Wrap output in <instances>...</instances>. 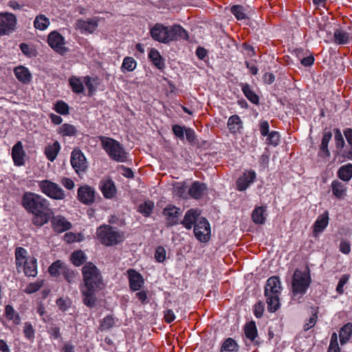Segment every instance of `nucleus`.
I'll list each match as a JSON object with an SVG mask.
<instances>
[{
  "mask_svg": "<svg viewBox=\"0 0 352 352\" xmlns=\"http://www.w3.org/2000/svg\"><path fill=\"white\" fill-rule=\"evenodd\" d=\"M82 283L80 291L83 303L94 307L97 302L96 294L104 288L102 276L98 267L92 263H87L82 268Z\"/></svg>",
  "mask_w": 352,
  "mask_h": 352,
  "instance_id": "nucleus-1",
  "label": "nucleus"
},
{
  "mask_svg": "<svg viewBox=\"0 0 352 352\" xmlns=\"http://www.w3.org/2000/svg\"><path fill=\"white\" fill-rule=\"evenodd\" d=\"M21 204L28 212L34 215L32 223L37 227L46 224L54 215L50 201L38 194L32 192H24Z\"/></svg>",
  "mask_w": 352,
  "mask_h": 352,
  "instance_id": "nucleus-2",
  "label": "nucleus"
},
{
  "mask_svg": "<svg viewBox=\"0 0 352 352\" xmlns=\"http://www.w3.org/2000/svg\"><path fill=\"white\" fill-rule=\"evenodd\" d=\"M151 36L156 41L162 43H169L179 39H187L186 31L179 25L165 26L162 23H156L150 30Z\"/></svg>",
  "mask_w": 352,
  "mask_h": 352,
  "instance_id": "nucleus-3",
  "label": "nucleus"
},
{
  "mask_svg": "<svg viewBox=\"0 0 352 352\" xmlns=\"http://www.w3.org/2000/svg\"><path fill=\"white\" fill-rule=\"evenodd\" d=\"M281 289V282L278 277L272 276L267 279L265 287V296L269 311L275 312L279 308Z\"/></svg>",
  "mask_w": 352,
  "mask_h": 352,
  "instance_id": "nucleus-4",
  "label": "nucleus"
},
{
  "mask_svg": "<svg viewBox=\"0 0 352 352\" xmlns=\"http://www.w3.org/2000/svg\"><path fill=\"white\" fill-rule=\"evenodd\" d=\"M311 283V276L308 271L296 270L292 281V300L299 302L306 294Z\"/></svg>",
  "mask_w": 352,
  "mask_h": 352,
  "instance_id": "nucleus-5",
  "label": "nucleus"
},
{
  "mask_svg": "<svg viewBox=\"0 0 352 352\" xmlns=\"http://www.w3.org/2000/svg\"><path fill=\"white\" fill-rule=\"evenodd\" d=\"M98 239L106 246H113L122 242L124 239L123 232H120L109 225H102L96 230Z\"/></svg>",
  "mask_w": 352,
  "mask_h": 352,
  "instance_id": "nucleus-6",
  "label": "nucleus"
},
{
  "mask_svg": "<svg viewBox=\"0 0 352 352\" xmlns=\"http://www.w3.org/2000/svg\"><path fill=\"white\" fill-rule=\"evenodd\" d=\"M99 138L103 149L111 159L118 162H124L126 159V153L118 141L105 136Z\"/></svg>",
  "mask_w": 352,
  "mask_h": 352,
  "instance_id": "nucleus-7",
  "label": "nucleus"
},
{
  "mask_svg": "<svg viewBox=\"0 0 352 352\" xmlns=\"http://www.w3.org/2000/svg\"><path fill=\"white\" fill-rule=\"evenodd\" d=\"M38 188L42 193L55 200H63L65 198L63 189L56 183L48 179L38 182Z\"/></svg>",
  "mask_w": 352,
  "mask_h": 352,
  "instance_id": "nucleus-8",
  "label": "nucleus"
},
{
  "mask_svg": "<svg viewBox=\"0 0 352 352\" xmlns=\"http://www.w3.org/2000/svg\"><path fill=\"white\" fill-rule=\"evenodd\" d=\"M16 18L9 12L0 13V36L9 35L15 30Z\"/></svg>",
  "mask_w": 352,
  "mask_h": 352,
  "instance_id": "nucleus-9",
  "label": "nucleus"
},
{
  "mask_svg": "<svg viewBox=\"0 0 352 352\" xmlns=\"http://www.w3.org/2000/svg\"><path fill=\"white\" fill-rule=\"evenodd\" d=\"M47 43L52 49L60 55H64L68 52V48L65 46L64 37L57 31L51 32L47 36Z\"/></svg>",
  "mask_w": 352,
  "mask_h": 352,
  "instance_id": "nucleus-10",
  "label": "nucleus"
},
{
  "mask_svg": "<svg viewBox=\"0 0 352 352\" xmlns=\"http://www.w3.org/2000/svg\"><path fill=\"white\" fill-rule=\"evenodd\" d=\"M194 233L197 240L207 242L210 237V226L205 218H199L194 226Z\"/></svg>",
  "mask_w": 352,
  "mask_h": 352,
  "instance_id": "nucleus-11",
  "label": "nucleus"
},
{
  "mask_svg": "<svg viewBox=\"0 0 352 352\" xmlns=\"http://www.w3.org/2000/svg\"><path fill=\"white\" fill-rule=\"evenodd\" d=\"M71 164L78 174L86 170L87 162L84 154L80 149L76 148L72 152Z\"/></svg>",
  "mask_w": 352,
  "mask_h": 352,
  "instance_id": "nucleus-12",
  "label": "nucleus"
},
{
  "mask_svg": "<svg viewBox=\"0 0 352 352\" xmlns=\"http://www.w3.org/2000/svg\"><path fill=\"white\" fill-rule=\"evenodd\" d=\"M181 214L180 208L173 205H168L163 210V215L166 218L167 224L171 226L178 223Z\"/></svg>",
  "mask_w": 352,
  "mask_h": 352,
  "instance_id": "nucleus-13",
  "label": "nucleus"
},
{
  "mask_svg": "<svg viewBox=\"0 0 352 352\" xmlns=\"http://www.w3.org/2000/svg\"><path fill=\"white\" fill-rule=\"evenodd\" d=\"M78 199L80 202L90 205L95 201V191L89 186H81L78 190Z\"/></svg>",
  "mask_w": 352,
  "mask_h": 352,
  "instance_id": "nucleus-14",
  "label": "nucleus"
},
{
  "mask_svg": "<svg viewBox=\"0 0 352 352\" xmlns=\"http://www.w3.org/2000/svg\"><path fill=\"white\" fill-rule=\"evenodd\" d=\"M100 189L106 199L115 197L117 190L114 182L108 178H103L100 182Z\"/></svg>",
  "mask_w": 352,
  "mask_h": 352,
  "instance_id": "nucleus-15",
  "label": "nucleus"
},
{
  "mask_svg": "<svg viewBox=\"0 0 352 352\" xmlns=\"http://www.w3.org/2000/svg\"><path fill=\"white\" fill-rule=\"evenodd\" d=\"M256 173L254 170L245 172L236 181V189L239 191L245 190L254 182Z\"/></svg>",
  "mask_w": 352,
  "mask_h": 352,
  "instance_id": "nucleus-16",
  "label": "nucleus"
},
{
  "mask_svg": "<svg viewBox=\"0 0 352 352\" xmlns=\"http://www.w3.org/2000/svg\"><path fill=\"white\" fill-rule=\"evenodd\" d=\"M51 223L53 230L56 232H63L72 228V224L65 217L58 215L51 217Z\"/></svg>",
  "mask_w": 352,
  "mask_h": 352,
  "instance_id": "nucleus-17",
  "label": "nucleus"
},
{
  "mask_svg": "<svg viewBox=\"0 0 352 352\" xmlns=\"http://www.w3.org/2000/svg\"><path fill=\"white\" fill-rule=\"evenodd\" d=\"M329 224V213L325 211L320 214L313 226V233L315 237L322 232Z\"/></svg>",
  "mask_w": 352,
  "mask_h": 352,
  "instance_id": "nucleus-18",
  "label": "nucleus"
},
{
  "mask_svg": "<svg viewBox=\"0 0 352 352\" xmlns=\"http://www.w3.org/2000/svg\"><path fill=\"white\" fill-rule=\"evenodd\" d=\"M25 153L23 150L21 142H17L12 149V157L14 164L21 166L24 164Z\"/></svg>",
  "mask_w": 352,
  "mask_h": 352,
  "instance_id": "nucleus-19",
  "label": "nucleus"
},
{
  "mask_svg": "<svg viewBox=\"0 0 352 352\" xmlns=\"http://www.w3.org/2000/svg\"><path fill=\"white\" fill-rule=\"evenodd\" d=\"M76 28L82 32H86L92 33L98 27V22L94 19H89L87 20L78 19L76 23Z\"/></svg>",
  "mask_w": 352,
  "mask_h": 352,
  "instance_id": "nucleus-20",
  "label": "nucleus"
},
{
  "mask_svg": "<svg viewBox=\"0 0 352 352\" xmlns=\"http://www.w3.org/2000/svg\"><path fill=\"white\" fill-rule=\"evenodd\" d=\"M200 213L197 209L188 210L184 217L182 223L186 229H191L199 219H198Z\"/></svg>",
  "mask_w": 352,
  "mask_h": 352,
  "instance_id": "nucleus-21",
  "label": "nucleus"
},
{
  "mask_svg": "<svg viewBox=\"0 0 352 352\" xmlns=\"http://www.w3.org/2000/svg\"><path fill=\"white\" fill-rule=\"evenodd\" d=\"M14 74L17 80L23 84H28L32 80L30 72L24 66L21 65L15 67Z\"/></svg>",
  "mask_w": 352,
  "mask_h": 352,
  "instance_id": "nucleus-22",
  "label": "nucleus"
},
{
  "mask_svg": "<svg viewBox=\"0 0 352 352\" xmlns=\"http://www.w3.org/2000/svg\"><path fill=\"white\" fill-rule=\"evenodd\" d=\"M206 184L199 182H195L189 188L188 193L192 198L199 199L206 192Z\"/></svg>",
  "mask_w": 352,
  "mask_h": 352,
  "instance_id": "nucleus-23",
  "label": "nucleus"
},
{
  "mask_svg": "<svg viewBox=\"0 0 352 352\" xmlns=\"http://www.w3.org/2000/svg\"><path fill=\"white\" fill-rule=\"evenodd\" d=\"M21 269H23L25 276L35 277L37 274L36 259L33 257L29 260H25L23 267H20V270Z\"/></svg>",
  "mask_w": 352,
  "mask_h": 352,
  "instance_id": "nucleus-24",
  "label": "nucleus"
},
{
  "mask_svg": "<svg viewBox=\"0 0 352 352\" xmlns=\"http://www.w3.org/2000/svg\"><path fill=\"white\" fill-rule=\"evenodd\" d=\"M331 190L333 195L338 199H344L346 195L347 188L346 184L338 180L332 182Z\"/></svg>",
  "mask_w": 352,
  "mask_h": 352,
  "instance_id": "nucleus-25",
  "label": "nucleus"
},
{
  "mask_svg": "<svg viewBox=\"0 0 352 352\" xmlns=\"http://www.w3.org/2000/svg\"><path fill=\"white\" fill-rule=\"evenodd\" d=\"M69 85L75 94H80L85 93L84 82L83 78L72 76L69 78Z\"/></svg>",
  "mask_w": 352,
  "mask_h": 352,
  "instance_id": "nucleus-26",
  "label": "nucleus"
},
{
  "mask_svg": "<svg viewBox=\"0 0 352 352\" xmlns=\"http://www.w3.org/2000/svg\"><path fill=\"white\" fill-rule=\"evenodd\" d=\"M227 125L229 131L234 134L240 132V130L243 128V122L238 115H234L228 118Z\"/></svg>",
  "mask_w": 352,
  "mask_h": 352,
  "instance_id": "nucleus-27",
  "label": "nucleus"
},
{
  "mask_svg": "<svg viewBox=\"0 0 352 352\" xmlns=\"http://www.w3.org/2000/svg\"><path fill=\"white\" fill-rule=\"evenodd\" d=\"M83 82L88 89V96H92L97 90L98 86L100 84L99 78L98 77H91L89 76H83Z\"/></svg>",
  "mask_w": 352,
  "mask_h": 352,
  "instance_id": "nucleus-28",
  "label": "nucleus"
},
{
  "mask_svg": "<svg viewBox=\"0 0 352 352\" xmlns=\"http://www.w3.org/2000/svg\"><path fill=\"white\" fill-rule=\"evenodd\" d=\"M333 37L335 43L341 45L348 44L352 38L351 34L349 32L339 29L334 32Z\"/></svg>",
  "mask_w": 352,
  "mask_h": 352,
  "instance_id": "nucleus-29",
  "label": "nucleus"
},
{
  "mask_svg": "<svg viewBox=\"0 0 352 352\" xmlns=\"http://www.w3.org/2000/svg\"><path fill=\"white\" fill-rule=\"evenodd\" d=\"M244 332L245 337L252 342H256V338L258 336L257 328L256 323L254 321H250L245 324L244 327Z\"/></svg>",
  "mask_w": 352,
  "mask_h": 352,
  "instance_id": "nucleus-30",
  "label": "nucleus"
},
{
  "mask_svg": "<svg viewBox=\"0 0 352 352\" xmlns=\"http://www.w3.org/2000/svg\"><path fill=\"white\" fill-rule=\"evenodd\" d=\"M352 335V323L348 322L344 324L340 330V341L342 345L346 344Z\"/></svg>",
  "mask_w": 352,
  "mask_h": 352,
  "instance_id": "nucleus-31",
  "label": "nucleus"
},
{
  "mask_svg": "<svg viewBox=\"0 0 352 352\" xmlns=\"http://www.w3.org/2000/svg\"><path fill=\"white\" fill-rule=\"evenodd\" d=\"M15 263L17 271H20V267H23V263H25V260H28L27 258V254L28 252L27 250L22 248V247H18L15 250Z\"/></svg>",
  "mask_w": 352,
  "mask_h": 352,
  "instance_id": "nucleus-32",
  "label": "nucleus"
},
{
  "mask_svg": "<svg viewBox=\"0 0 352 352\" xmlns=\"http://www.w3.org/2000/svg\"><path fill=\"white\" fill-rule=\"evenodd\" d=\"M60 146L58 142L56 141L52 144L47 145L45 148V154L48 160L53 162L60 151Z\"/></svg>",
  "mask_w": 352,
  "mask_h": 352,
  "instance_id": "nucleus-33",
  "label": "nucleus"
},
{
  "mask_svg": "<svg viewBox=\"0 0 352 352\" xmlns=\"http://www.w3.org/2000/svg\"><path fill=\"white\" fill-rule=\"evenodd\" d=\"M266 208L259 206L255 208L252 214V219L256 224H263L265 221Z\"/></svg>",
  "mask_w": 352,
  "mask_h": 352,
  "instance_id": "nucleus-34",
  "label": "nucleus"
},
{
  "mask_svg": "<svg viewBox=\"0 0 352 352\" xmlns=\"http://www.w3.org/2000/svg\"><path fill=\"white\" fill-rule=\"evenodd\" d=\"M65 265L66 264L64 262L58 260L51 264L48 268V272L52 276L58 277L62 274Z\"/></svg>",
  "mask_w": 352,
  "mask_h": 352,
  "instance_id": "nucleus-35",
  "label": "nucleus"
},
{
  "mask_svg": "<svg viewBox=\"0 0 352 352\" xmlns=\"http://www.w3.org/2000/svg\"><path fill=\"white\" fill-rule=\"evenodd\" d=\"M241 89L245 97L253 104H257L259 102L258 96L254 92L250 85L241 84Z\"/></svg>",
  "mask_w": 352,
  "mask_h": 352,
  "instance_id": "nucleus-36",
  "label": "nucleus"
},
{
  "mask_svg": "<svg viewBox=\"0 0 352 352\" xmlns=\"http://www.w3.org/2000/svg\"><path fill=\"white\" fill-rule=\"evenodd\" d=\"M65 280L69 284H74L78 280V274L72 269L69 268L67 265L62 272Z\"/></svg>",
  "mask_w": 352,
  "mask_h": 352,
  "instance_id": "nucleus-37",
  "label": "nucleus"
},
{
  "mask_svg": "<svg viewBox=\"0 0 352 352\" xmlns=\"http://www.w3.org/2000/svg\"><path fill=\"white\" fill-rule=\"evenodd\" d=\"M338 177L344 182L349 181L352 177V164H348L342 166L338 171Z\"/></svg>",
  "mask_w": 352,
  "mask_h": 352,
  "instance_id": "nucleus-38",
  "label": "nucleus"
},
{
  "mask_svg": "<svg viewBox=\"0 0 352 352\" xmlns=\"http://www.w3.org/2000/svg\"><path fill=\"white\" fill-rule=\"evenodd\" d=\"M49 19L44 14L38 15L34 21V26L39 30H45L50 25Z\"/></svg>",
  "mask_w": 352,
  "mask_h": 352,
  "instance_id": "nucleus-39",
  "label": "nucleus"
},
{
  "mask_svg": "<svg viewBox=\"0 0 352 352\" xmlns=\"http://www.w3.org/2000/svg\"><path fill=\"white\" fill-rule=\"evenodd\" d=\"M70 260L75 266L79 267L86 261V256L82 250H76L72 254Z\"/></svg>",
  "mask_w": 352,
  "mask_h": 352,
  "instance_id": "nucleus-40",
  "label": "nucleus"
},
{
  "mask_svg": "<svg viewBox=\"0 0 352 352\" xmlns=\"http://www.w3.org/2000/svg\"><path fill=\"white\" fill-rule=\"evenodd\" d=\"M148 57L158 69H162L164 67L162 58L157 50L151 49L148 53Z\"/></svg>",
  "mask_w": 352,
  "mask_h": 352,
  "instance_id": "nucleus-41",
  "label": "nucleus"
},
{
  "mask_svg": "<svg viewBox=\"0 0 352 352\" xmlns=\"http://www.w3.org/2000/svg\"><path fill=\"white\" fill-rule=\"evenodd\" d=\"M5 315L8 320H12L16 324H19L21 321L20 316L16 313L12 306L8 305L5 307Z\"/></svg>",
  "mask_w": 352,
  "mask_h": 352,
  "instance_id": "nucleus-42",
  "label": "nucleus"
},
{
  "mask_svg": "<svg viewBox=\"0 0 352 352\" xmlns=\"http://www.w3.org/2000/svg\"><path fill=\"white\" fill-rule=\"evenodd\" d=\"M77 129L75 126L65 123L58 129V133L63 136H73L75 135Z\"/></svg>",
  "mask_w": 352,
  "mask_h": 352,
  "instance_id": "nucleus-43",
  "label": "nucleus"
},
{
  "mask_svg": "<svg viewBox=\"0 0 352 352\" xmlns=\"http://www.w3.org/2000/svg\"><path fill=\"white\" fill-rule=\"evenodd\" d=\"M232 14L238 19L243 20L248 18V14L246 12L247 9L240 5H234L232 6L231 9Z\"/></svg>",
  "mask_w": 352,
  "mask_h": 352,
  "instance_id": "nucleus-44",
  "label": "nucleus"
},
{
  "mask_svg": "<svg viewBox=\"0 0 352 352\" xmlns=\"http://www.w3.org/2000/svg\"><path fill=\"white\" fill-rule=\"evenodd\" d=\"M239 346L232 338H228L221 347V352H238Z\"/></svg>",
  "mask_w": 352,
  "mask_h": 352,
  "instance_id": "nucleus-45",
  "label": "nucleus"
},
{
  "mask_svg": "<svg viewBox=\"0 0 352 352\" xmlns=\"http://www.w3.org/2000/svg\"><path fill=\"white\" fill-rule=\"evenodd\" d=\"M153 208L154 203L151 201H146L139 206L138 212L144 216L148 217L151 214Z\"/></svg>",
  "mask_w": 352,
  "mask_h": 352,
  "instance_id": "nucleus-46",
  "label": "nucleus"
},
{
  "mask_svg": "<svg viewBox=\"0 0 352 352\" xmlns=\"http://www.w3.org/2000/svg\"><path fill=\"white\" fill-rule=\"evenodd\" d=\"M54 109L63 116H67L69 113V105L63 100L57 101L54 104Z\"/></svg>",
  "mask_w": 352,
  "mask_h": 352,
  "instance_id": "nucleus-47",
  "label": "nucleus"
},
{
  "mask_svg": "<svg viewBox=\"0 0 352 352\" xmlns=\"http://www.w3.org/2000/svg\"><path fill=\"white\" fill-rule=\"evenodd\" d=\"M115 318L112 316H107L100 322L99 329L101 331H107L115 325Z\"/></svg>",
  "mask_w": 352,
  "mask_h": 352,
  "instance_id": "nucleus-48",
  "label": "nucleus"
},
{
  "mask_svg": "<svg viewBox=\"0 0 352 352\" xmlns=\"http://www.w3.org/2000/svg\"><path fill=\"white\" fill-rule=\"evenodd\" d=\"M144 284L142 276L133 270V292L140 290Z\"/></svg>",
  "mask_w": 352,
  "mask_h": 352,
  "instance_id": "nucleus-49",
  "label": "nucleus"
},
{
  "mask_svg": "<svg viewBox=\"0 0 352 352\" xmlns=\"http://www.w3.org/2000/svg\"><path fill=\"white\" fill-rule=\"evenodd\" d=\"M266 144L276 146L280 142V135L277 131H272L267 135Z\"/></svg>",
  "mask_w": 352,
  "mask_h": 352,
  "instance_id": "nucleus-50",
  "label": "nucleus"
},
{
  "mask_svg": "<svg viewBox=\"0 0 352 352\" xmlns=\"http://www.w3.org/2000/svg\"><path fill=\"white\" fill-rule=\"evenodd\" d=\"M23 333L25 337L29 340H32L34 338L35 331L30 322H25L23 327Z\"/></svg>",
  "mask_w": 352,
  "mask_h": 352,
  "instance_id": "nucleus-51",
  "label": "nucleus"
},
{
  "mask_svg": "<svg viewBox=\"0 0 352 352\" xmlns=\"http://www.w3.org/2000/svg\"><path fill=\"white\" fill-rule=\"evenodd\" d=\"M43 285V280H37L27 285L24 292L26 294H32L38 291Z\"/></svg>",
  "mask_w": 352,
  "mask_h": 352,
  "instance_id": "nucleus-52",
  "label": "nucleus"
},
{
  "mask_svg": "<svg viewBox=\"0 0 352 352\" xmlns=\"http://www.w3.org/2000/svg\"><path fill=\"white\" fill-rule=\"evenodd\" d=\"M334 140L337 148H342L344 146V140L339 129H334Z\"/></svg>",
  "mask_w": 352,
  "mask_h": 352,
  "instance_id": "nucleus-53",
  "label": "nucleus"
},
{
  "mask_svg": "<svg viewBox=\"0 0 352 352\" xmlns=\"http://www.w3.org/2000/svg\"><path fill=\"white\" fill-rule=\"evenodd\" d=\"M135 298L142 305H145L149 302L148 292L147 290L138 291L135 293Z\"/></svg>",
  "mask_w": 352,
  "mask_h": 352,
  "instance_id": "nucleus-54",
  "label": "nucleus"
},
{
  "mask_svg": "<svg viewBox=\"0 0 352 352\" xmlns=\"http://www.w3.org/2000/svg\"><path fill=\"white\" fill-rule=\"evenodd\" d=\"M349 277V274H343L340 278L338 285L336 287V292L339 294H342L344 293V286L348 282Z\"/></svg>",
  "mask_w": 352,
  "mask_h": 352,
  "instance_id": "nucleus-55",
  "label": "nucleus"
},
{
  "mask_svg": "<svg viewBox=\"0 0 352 352\" xmlns=\"http://www.w3.org/2000/svg\"><path fill=\"white\" fill-rule=\"evenodd\" d=\"M155 258L160 263L163 262L166 259V250L163 247L159 246L156 248Z\"/></svg>",
  "mask_w": 352,
  "mask_h": 352,
  "instance_id": "nucleus-56",
  "label": "nucleus"
},
{
  "mask_svg": "<svg viewBox=\"0 0 352 352\" xmlns=\"http://www.w3.org/2000/svg\"><path fill=\"white\" fill-rule=\"evenodd\" d=\"M48 333L50 335L51 337L54 338V339H58L60 338V327L54 324H52L49 329H47Z\"/></svg>",
  "mask_w": 352,
  "mask_h": 352,
  "instance_id": "nucleus-57",
  "label": "nucleus"
},
{
  "mask_svg": "<svg viewBox=\"0 0 352 352\" xmlns=\"http://www.w3.org/2000/svg\"><path fill=\"white\" fill-rule=\"evenodd\" d=\"M259 130L262 136H267L270 132V124L267 120H261Z\"/></svg>",
  "mask_w": 352,
  "mask_h": 352,
  "instance_id": "nucleus-58",
  "label": "nucleus"
},
{
  "mask_svg": "<svg viewBox=\"0 0 352 352\" xmlns=\"http://www.w3.org/2000/svg\"><path fill=\"white\" fill-rule=\"evenodd\" d=\"M185 129L186 128L177 124L173 126V131L174 134L181 140L184 138Z\"/></svg>",
  "mask_w": 352,
  "mask_h": 352,
  "instance_id": "nucleus-59",
  "label": "nucleus"
},
{
  "mask_svg": "<svg viewBox=\"0 0 352 352\" xmlns=\"http://www.w3.org/2000/svg\"><path fill=\"white\" fill-rule=\"evenodd\" d=\"M340 251L344 254H348L351 252V245L349 241L346 240L341 241L339 246Z\"/></svg>",
  "mask_w": 352,
  "mask_h": 352,
  "instance_id": "nucleus-60",
  "label": "nucleus"
},
{
  "mask_svg": "<svg viewBox=\"0 0 352 352\" xmlns=\"http://www.w3.org/2000/svg\"><path fill=\"white\" fill-rule=\"evenodd\" d=\"M264 311V304L262 302L256 303L254 307V316L259 318L263 316Z\"/></svg>",
  "mask_w": 352,
  "mask_h": 352,
  "instance_id": "nucleus-61",
  "label": "nucleus"
},
{
  "mask_svg": "<svg viewBox=\"0 0 352 352\" xmlns=\"http://www.w3.org/2000/svg\"><path fill=\"white\" fill-rule=\"evenodd\" d=\"M20 50L21 52L26 56L30 57L34 55V50L30 47V46L26 43H21L19 45Z\"/></svg>",
  "mask_w": 352,
  "mask_h": 352,
  "instance_id": "nucleus-62",
  "label": "nucleus"
},
{
  "mask_svg": "<svg viewBox=\"0 0 352 352\" xmlns=\"http://www.w3.org/2000/svg\"><path fill=\"white\" fill-rule=\"evenodd\" d=\"M122 70L124 72L126 71H132V58L131 57H126L124 59V61L122 65Z\"/></svg>",
  "mask_w": 352,
  "mask_h": 352,
  "instance_id": "nucleus-63",
  "label": "nucleus"
},
{
  "mask_svg": "<svg viewBox=\"0 0 352 352\" xmlns=\"http://www.w3.org/2000/svg\"><path fill=\"white\" fill-rule=\"evenodd\" d=\"M61 184L68 190H72L74 188V182L72 179L68 177H63L61 179Z\"/></svg>",
  "mask_w": 352,
  "mask_h": 352,
  "instance_id": "nucleus-64",
  "label": "nucleus"
}]
</instances>
